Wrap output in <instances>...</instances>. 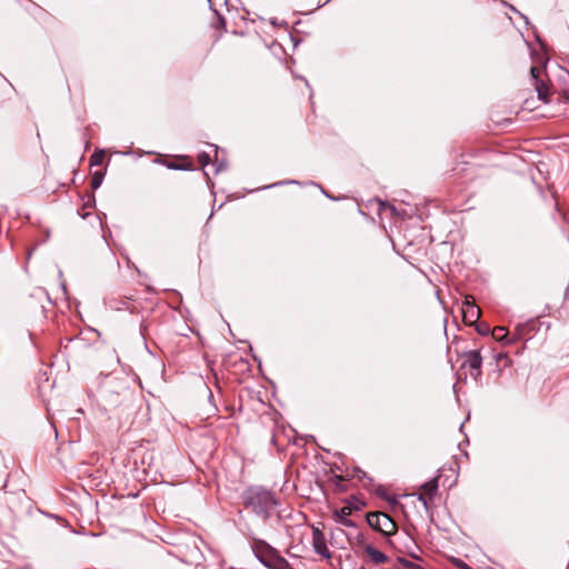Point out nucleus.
Segmentation results:
<instances>
[{"label": "nucleus", "instance_id": "6ab92c4d", "mask_svg": "<svg viewBox=\"0 0 569 569\" xmlns=\"http://www.w3.org/2000/svg\"><path fill=\"white\" fill-rule=\"evenodd\" d=\"M214 16H216V21L212 22V27L217 30L219 29H226V19L224 17L219 13L217 10L212 9Z\"/></svg>", "mask_w": 569, "mask_h": 569}, {"label": "nucleus", "instance_id": "5701e85b", "mask_svg": "<svg viewBox=\"0 0 569 569\" xmlns=\"http://www.w3.org/2000/svg\"><path fill=\"white\" fill-rule=\"evenodd\" d=\"M451 562L458 569H472L467 562L459 558H452Z\"/></svg>", "mask_w": 569, "mask_h": 569}, {"label": "nucleus", "instance_id": "a878e982", "mask_svg": "<svg viewBox=\"0 0 569 569\" xmlns=\"http://www.w3.org/2000/svg\"><path fill=\"white\" fill-rule=\"evenodd\" d=\"M496 360L497 361L506 360L505 367L511 365V362H512L511 359L509 358V356L507 353H502V352H500L496 356Z\"/></svg>", "mask_w": 569, "mask_h": 569}, {"label": "nucleus", "instance_id": "9d476101", "mask_svg": "<svg viewBox=\"0 0 569 569\" xmlns=\"http://www.w3.org/2000/svg\"><path fill=\"white\" fill-rule=\"evenodd\" d=\"M397 531V526L392 518L386 513H381V527H380V533L386 537L390 538L393 533Z\"/></svg>", "mask_w": 569, "mask_h": 569}, {"label": "nucleus", "instance_id": "72a5a7b5", "mask_svg": "<svg viewBox=\"0 0 569 569\" xmlns=\"http://www.w3.org/2000/svg\"><path fill=\"white\" fill-rule=\"evenodd\" d=\"M270 23H271L272 26H277V27H278V26H284V27H287V26H288V23H287L286 21H281V22H279V21L277 20V18H272V19L270 20Z\"/></svg>", "mask_w": 569, "mask_h": 569}, {"label": "nucleus", "instance_id": "f3484780", "mask_svg": "<svg viewBox=\"0 0 569 569\" xmlns=\"http://www.w3.org/2000/svg\"><path fill=\"white\" fill-rule=\"evenodd\" d=\"M287 184H302L300 181L298 180H293V179H288V180H281V181H278V182H273L271 184H268V186H263L261 188H257L256 190H266V189H272V188H277V187H280V186H287Z\"/></svg>", "mask_w": 569, "mask_h": 569}, {"label": "nucleus", "instance_id": "20e7f679", "mask_svg": "<svg viewBox=\"0 0 569 569\" xmlns=\"http://www.w3.org/2000/svg\"><path fill=\"white\" fill-rule=\"evenodd\" d=\"M531 59L539 66H532L530 68V77L533 82L535 90L537 91V97L543 103H548L550 101V87L549 82L545 81L541 77V72L546 70L548 58L539 54L535 50H531Z\"/></svg>", "mask_w": 569, "mask_h": 569}, {"label": "nucleus", "instance_id": "4be33fe9", "mask_svg": "<svg viewBox=\"0 0 569 569\" xmlns=\"http://www.w3.org/2000/svg\"><path fill=\"white\" fill-rule=\"evenodd\" d=\"M168 169H171V170H191V167L188 166H180V164H177L176 162H171V161H166L163 163Z\"/></svg>", "mask_w": 569, "mask_h": 569}, {"label": "nucleus", "instance_id": "f257e3e1", "mask_svg": "<svg viewBox=\"0 0 569 569\" xmlns=\"http://www.w3.org/2000/svg\"><path fill=\"white\" fill-rule=\"evenodd\" d=\"M242 505L263 521L272 517L273 510L280 505L279 497L263 486L247 487L241 495Z\"/></svg>", "mask_w": 569, "mask_h": 569}, {"label": "nucleus", "instance_id": "58836bf2", "mask_svg": "<svg viewBox=\"0 0 569 569\" xmlns=\"http://www.w3.org/2000/svg\"><path fill=\"white\" fill-rule=\"evenodd\" d=\"M61 288H62L63 292L67 293V286L64 282L61 283Z\"/></svg>", "mask_w": 569, "mask_h": 569}, {"label": "nucleus", "instance_id": "9b49d317", "mask_svg": "<svg viewBox=\"0 0 569 569\" xmlns=\"http://www.w3.org/2000/svg\"><path fill=\"white\" fill-rule=\"evenodd\" d=\"M363 550L376 565H382L389 561V557L372 545H366Z\"/></svg>", "mask_w": 569, "mask_h": 569}, {"label": "nucleus", "instance_id": "f03ea898", "mask_svg": "<svg viewBox=\"0 0 569 569\" xmlns=\"http://www.w3.org/2000/svg\"><path fill=\"white\" fill-rule=\"evenodd\" d=\"M251 539V550L257 560L268 569H289V561L280 552L263 539L247 535Z\"/></svg>", "mask_w": 569, "mask_h": 569}, {"label": "nucleus", "instance_id": "a18cd8bd", "mask_svg": "<svg viewBox=\"0 0 569 569\" xmlns=\"http://www.w3.org/2000/svg\"><path fill=\"white\" fill-rule=\"evenodd\" d=\"M87 216H88V213H86V214H81V218H82V219H86V218H87Z\"/></svg>", "mask_w": 569, "mask_h": 569}, {"label": "nucleus", "instance_id": "ddd939ff", "mask_svg": "<svg viewBox=\"0 0 569 569\" xmlns=\"http://www.w3.org/2000/svg\"><path fill=\"white\" fill-rule=\"evenodd\" d=\"M367 523L370 528L379 532L381 527V513L369 512L367 515Z\"/></svg>", "mask_w": 569, "mask_h": 569}, {"label": "nucleus", "instance_id": "39448f33", "mask_svg": "<svg viewBox=\"0 0 569 569\" xmlns=\"http://www.w3.org/2000/svg\"><path fill=\"white\" fill-rule=\"evenodd\" d=\"M539 330V323L537 320H529L527 322L518 323L512 333H503V336H497L498 339L505 343L510 345L518 340H529Z\"/></svg>", "mask_w": 569, "mask_h": 569}, {"label": "nucleus", "instance_id": "c756f323", "mask_svg": "<svg viewBox=\"0 0 569 569\" xmlns=\"http://www.w3.org/2000/svg\"><path fill=\"white\" fill-rule=\"evenodd\" d=\"M305 184H312V186H317L326 197H328L329 199L336 200V198L331 197V196L328 193V191H326V189H323V188H322V186H320L319 183H316V182H313V181H309V182H306Z\"/></svg>", "mask_w": 569, "mask_h": 569}, {"label": "nucleus", "instance_id": "412c9836", "mask_svg": "<svg viewBox=\"0 0 569 569\" xmlns=\"http://www.w3.org/2000/svg\"><path fill=\"white\" fill-rule=\"evenodd\" d=\"M353 476H356L360 481L367 479L369 483L373 482V479L368 476V473L361 470L359 467L353 468Z\"/></svg>", "mask_w": 569, "mask_h": 569}, {"label": "nucleus", "instance_id": "aec40b11", "mask_svg": "<svg viewBox=\"0 0 569 569\" xmlns=\"http://www.w3.org/2000/svg\"><path fill=\"white\" fill-rule=\"evenodd\" d=\"M366 506V502L363 500H360L356 497L352 498V501L348 502V510H355L359 511Z\"/></svg>", "mask_w": 569, "mask_h": 569}, {"label": "nucleus", "instance_id": "c85d7f7f", "mask_svg": "<svg viewBox=\"0 0 569 569\" xmlns=\"http://www.w3.org/2000/svg\"><path fill=\"white\" fill-rule=\"evenodd\" d=\"M397 560H398L399 563H401L407 569H410L411 566L415 565V562H412V561H410V560H408V559H406L403 557H399Z\"/></svg>", "mask_w": 569, "mask_h": 569}, {"label": "nucleus", "instance_id": "1a4fd4ad", "mask_svg": "<svg viewBox=\"0 0 569 569\" xmlns=\"http://www.w3.org/2000/svg\"><path fill=\"white\" fill-rule=\"evenodd\" d=\"M480 317V308L475 303V301L466 299L462 305V318L465 323L468 326H472L479 320Z\"/></svg>", "mask_w": 569, "mask_h": 569}, {"label": "nucleus", "instance_id": "7ed1b4c3", "mask_svg": "<svg viewBox=\"0 0 569 569\" xmlns=\"http://www.w3.org/2000/svg\"><path fill=\"white\" fill-rule=\"evenodd\" d=\"M130 395L128 378H118L112 375L107 376V380L101 389L102 400L106 406L117 408L127 400Z\"/></svg>", "mask_w": 569, "mask_h": 569}, {"label": "nucleus", "instance_id": "cd10ccee", "mask_svg": "<svg viewBox=\"0 0 569 569\" xmlns=\"http://www.w3.org/2000/svg\"><path fill=\"white\" fill-rule=\"evenodd\" d=\"M397 560H398L399 563H401L407 569H410L411 566L415 565V562H412V561H410V560H408V559H406L403 557H399Z\"/></svg>", "mask_w": 569, "mask_h": 569}, {"label": "nucleus", "instance_id": "f704fd0d", "mask_svg": "<svg viewBox=\"0 0 569 569\" xmlns=\"http://www.w3.org/2000/svg\"><path fill=\"white\" fill-rule=\"evenodd\" d=\"M289 34H290V40L293 43V47H297L301 42V40L297 39L292 33H289Z\"/></svg>", "mask_w": 569, "mask_h": 569}, {"label": "nucleus", "instance_id": "ea45409f", "mask_svg": "<svg viewBox=\"0 0 569 569\" xmlns=\"http://www.w3.org/2000/svg\"><path fill=\"white\" fill-rule=\"evenodd\" d=\"M299 78L302 79L306 82L307 87H309V82H308V80L306 78H303V77H299Z\"/></svg>", "mask_w": 569, "mask_h": 569}, {"label": "nucleus", "instance_id": "c9c22d12", "mask_svg": "<svg viewBox=\"0 0 569 569\" xmlns=\"http://www.w3.org/2000/svg\"><path fill=\"white\" fill-rule=\"evenodd\" d=\"M386 501H388L391 506H395L398 503V499L397 497H389L388 496V499H385Z\"/></svg>", "mask_w": 569, "mask_h": 569}, {"label": "nucleus", "instance_id": "bb28decb", "mask_svg": "<svg viewBox=\"0 0 569 569\" xmlns=\"http://www.w3.org/2000/svg\"><path fill=\"white\" fill-rule=\"evenodd\" d=\"M96 206V197L93 193L88 194V200L84 202L86 208L94 207Z\"/></svg>", "mask_w": 569, "mask_h": 569}, {"label": "nucleus", "instance_id": "4468645a", "mask_svg": "<svg viewBox=\"0 0 569 569\" xmlns=\"http://www.w3.org/2000/svg\"><path fill=\"white\" fill-rule=\"evenodd\" d=\"M104 176H106V172L102 170H96L92 173L91 182H90L92 190H97L101 187Z\"/></svg>", "mask_w": 569, "mask_h": 569}, {"label": "nucleus", "instance_id": "49530a36", "mask_svg": "<svg viewBox=\"0 0 569 569\" xmlns=\"http://www.w3.org/2000/svg\"><path fill=\"white\" fill-rule=\"evenodd\" d=\"M143 330V322L140 325V331Z\"/></svg>", "mask_w": 569, "mask_h": 569}, {"label": "nucleus", "instance_id": "423d86ee", "mask_svg": "<svg viewBox=\"0 0 569 569\" xmlns=\"http://www.w3.org/2000/svg\"><path fill=\"white\" fill-rule=\"evenodd\" d=\"M462 357L465 361L462 362V368L469 367L470 376L478 380L481 377V367H482V357L480 350H467L462 352Z\"/></svg>", "mask_w": 569, "mask_h": 569}, {"label": "nucleus", "instance_id": "0eeeda50", "mask_svg": "<svg viewBox=\"0 0 569 569\" xmlns=\"http://www.w3.org/2000/svg\"><path fill=\"white\" fill-rule=\"evenodd\" d=\"M439 481L435 477L420 486V493L418 499L423 503L425 508H428V502L432 501L438 493Z\"/></svg>", "mask_w": 569, "mask_h": 569}, {"label": "nucleus", "instance_id": "6e6552de", "mask_svg": "<svg viewBox=\"0 0 569 569\" xmlns=\"http://www.w3.org/2000/svg\"><path fill=\"white\" fill-rule=\"evenodd\" d=\"M312 547H313V551L317 555H319L326 559L331 558V552L329 551V549L327 547L326 536L322 532V530H320L317 527H312Z\"/></svg>", "mask_w": 569, "mask_h": 569}, {"label": "nucleus", "instance_id": "e433bc0d", "mask_svg": "<svg viewBox=\"0 0 569 569\" xmlns=\"http://www.w3.org/2000/svg\"><path fill=\"white\" fill-rule=\"evenodd\" d=\"M123 308H127V302L126 301H121V306L117 307L118 310H121Z\"/></svg>", "mask_w": 569, "mask_h": 569}, {"label": "nucleus", "instance_id": "2f4dec72", "mask_svg": "<svg viewBox=\"0 0 569 569\" xmlns=\"http://www.w3.org/2000/svg\"><path fill=\"white\" fill-rule=\"evenodd\" d=\"M510 7V10L512 12H516L517 14H519L526 22V24H529V19L527 16L522 14L520 11H518L513 6H509Z\"/></svg>", "mask_w": 569, "mask_h": 569}, {"label": "nucleus", "instance_id": "f8f14e48", "mask_svg": "<svg viewBox=\"0 0 569 569\" xmlns=\"http://www.w3.org/2000/svg\"><path fill=\"white\" fill-rule=\"evenodd\" d=\"M350 511H348V508H341L335 511L333 519L337 523L342 525L347 528H355L356 522L351 519H349L348 515Z\"/></svg>", "mask_w": 569, "mask_h": 569}, {"label": "nucleus", "instance_id": "2eb2a0df", "mask_svg": "<svg viewBox=\"0 0 569 569\" xmlns=\"http://www.w3.org/2000/svg\"><path fill=\"white\" fill-rule=\"evenodd\" d=\"M198 162L202 167V172L206 176L208 182H210V178H209L208 173L204 171V168L211 162V158H210L209 153H207L206 151L200 152L198 154Z\"/></svg>", "mask_w": 569, "mask_h": 569}, {"label": "nucleus", "instance_id": "4c0bfd02", "mask_svg": "<svg viewBox=\"0 0 569 569\" xmlns=\"http://www.w3.org/2000/svg\"><path fill=\"white\" fill-rule=\"evenodd\" d=\"M410 569H425L423 567H421L420 565L418 563H415L413 566H411Z\"/></svg>", "mask_w": 569, "mask_h": 569}, {"label": "nucleus", "instance_id": "a19ab883", "mask_svg": "<svg viewBox=\"0 0 569 569\" xmlns=\"http://www.w3.org/2000/svg\"><path fill=\"white\" fill-rule=\"evenodd\" d=\"M44 237H46V239H48L50 237V231L49 230H47V233H44Z\"/></svg>", "mask_w": 569, "mask_h": 569}, {"label": "nucleus", "instance_id": "09e8293b", "mask_svg": "<svg viewBox=\"0 0 569 569\" xmlns=\"http://www.w3.org/2000/svg\"><path fill=\"white\" fill-rule=\"evenodd\" d=\"M289 569H292L290 563H289Z\"/></svg>", "mask_w": 569, "mask_h": 569}, {"label": "nucleus", "instance_id": "dca6fc26", "mask_svg": "<svg viewBox=\"0 0 569 569\" xmlns=\"http://www.w3.org/2000/svg\"><path fill=\"white\" fill-rule=\"evenodd\" d=\"M104 159V151L103 150H96L89 159V163L91 167L101 166L102 161Z\"/></svg>", "mask_w": 569, "mask_h": 569}, {"label": "nucleus", "instance_id": "7c9ffc66", "mask_svg": "<svg viewBox=\"0 0 569 569\" xmlns=\"http://www.w3.org/2000/svg\"><path fill=\"white\" fill-rule=\"evenodd\" d=\"M208 401H209V402H210V405L212 406V409H213L214 411H218V408H217V406H216V403H214V400H213V393L211 392V390H210V389H208Z\"/></svg>", "mask_w": 569, "mask_h": 569}, {"label": "nucleus", "instance_id": "473e14b6", "mask_svg": "<svg viewBox=\"0 0 569 569\" xmlns=\"http://www.w3.org/2000/svg\"><path fill=\"white\" fill-rule=\"evenodd\" d=\"M227 168V163L224 161H220L217 163L216 173L224 170Z\"/></svg>", "mask_w": 569, "mask_h": 569}, {"label": "nucleus", "instance_id": "a211bd4d", "mask_svg": "<svg viewBox=\"0 0 569 569\" xmlns=\"http://www.w3.org/2000/svg\"><path fill=\"white\" fill-rule=\"evenodd\" d=\"M472 327L480 336H489L492 332L486 322L477 321Z\"/></svg>", "mask_w": 569, "mask_h": 569}, {"label": "nucleus", "instance_id": "c03bdc74", "mask_svg": "<svg viewBox=\"0 0 569 569\" xmlns=\"http://www.w3.org/2000/svg\"><path fill=\"white\" fill-rule=\"evenodd\" d=\"M537 41L541 44V40L538 36H536Z\"/></svg>", "mask_w": 569, "mask_h": 569}, {"label": "nucleus", "instance_id": "b1692460", "mask_svg": "<svg viewBox=\"0 0 569 569\" xmlns=\"http://www.w3.org/2000/svg\"><path fill=\"white\" fill-rule=\"evenodd\" d=\"M492 337L495 338V340L501 342L497 336H503V333H509L508 331H506V329L503 327H496L493 330H492Z\"/></svg>", "mask_w": 569, "mask_h": 569}, {"label": "nucleus", "instance_id": "393cba45", "mask_svg": "<svg viewBox=\"0 0 569 569\" xmlns=\"http://www.w3.org/2000/svg\"><path fill=\"white\" fill-rule=\"evenodd\" d=\"M376 495L381 498V499H388V493L386 491V489L383 488L382 485H379L377 488H376Z\"/></svg>", "mask_w": 569, "mask_h": 569}, {"label": "nucleus", "instance_id": "de8ad7c7", "mask_svg": "<svg viewBox=\"0 0 569 569\" xmlns=\"http://www.w3.org/2000/svg\"><path fill=\"white\" fill-rule=\"evenodd\" d=\"M209 3H211V0H208ZM210 8L212 9V4H210Z\"/></svg>", "mask_w": 569, "mask_h": 569}, {"label": "nucleus", "instance_id": "37998d69", "mask_svg": "<svg viewBox=\"0 0 569 569\" xmlns=\"http://www.w3.org/2000/svg\"><path fill=\"white\" fill-rule=\"evenodd\" d=\"M98 218H99V220H100V224H101V227L103 228V221H102L101 217L99 216Z\"/></svg>", "mask_w": 569, "mask_h": 569}, {"label": "nucleus", "instance_id": "79ce46f5", "mask_svg": "<svg viewBox=\"0 0 569 569\" xmlns=\"http://www.w3.org/2000/svg\"><path fill=\"white\" fill-rule=\"evenodd\" d=\"M565 99L569 101V93H565Z\"/></svg>", "mask_w": 569, "mask_h": 569}]
</instances>
